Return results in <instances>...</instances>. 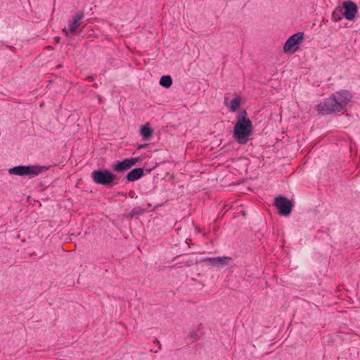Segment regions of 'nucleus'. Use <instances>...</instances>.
Listing matches in <instances>:
<instances>
[{"instance_id": "f257e3e1", "label": "nucleus", "mask_w": 360, "mask_h": 360, "mask_svg": "<svg viewBox=\"0 0 360 360\" xmlns=\"http://www.w3.org/2000/svg\"><path fill=\"white\" fill-rule=\"evenodd\" d=\"M352 94L349 91L341 90L332 94L317 106V110L323 115L340 112L351 103Z\"/></svg>"}, {"instance_id": "f03ea898", "label": "nucleus", "mask_w": 360, "mask_h": 360, "mask_svg": "<svg viewBox=\"0 0 360 360\" xmlns=\"http://www.w3.org/2000/svg\"><path fill=\"white\" fill-rule=\"evenodd\" d=\"M252 130L251 120L247 117L246 111H242L237 117V122L233 129V138L240 144L248 141Z\"/></svg>"}, {"instance_id": "7ed1b4c3", "label": "nucleus", "mask_w": 360, "mask_h": 360, "mask_svg": "<svg viewBox=\"0 0 360 360\" xmlns=\"http://www.w3.org/2000/svg\"><path fill=\"white\" fill-rule=\"evenodd\" d=\"M47 169L46 167L40 165H19L8 169V174L17 176H37Z\"/></svg>"}, {"instance_id": "20e7f679", "label": "nucleus", "mask_w": 360, "mask_h": 360, "mask_svg": "<svg viewBox=\"0 0 360 360\" xmlns=\"http://www.w3.org/2000/svg\"><path fill=\"white\" fill-rule=\"evenodd\" d=\"M304 40V33L297 32L290 37L283 46V51L285 53H295L299 49L300 45Z\"/></svg>"}, {"instance_id": "39448f33", "label": "nucleus", "mask_w": 360, "mask_h": 360, "mask_svg": "<svg viewBox=\"0 0 360 360\" xmlns=\"http://www.w3.org/2000/svg\"><path fill=\"white\" fill-rule=\"evenodd\" d=\"M91 178L98 184L109 185L114 181L115 176L108 170H94L91 173Z\"/></svg>"}, {"instance_id": "423d86ee", "label": "nucleus", "mask_w": 360, "mask_h": 360, "mask_svg": "<svg viewBox=\"0 0 360 360\" xmlns=\"http://www.w3.org/2000/svg\"><path fill=\"white\" fill-rule=\"evenodd\" d=\"M84 18V12H77L75 15L72 16V18L68 21V28L63 29V33H64L66 36H68L69 34H74L77 27L82 24Z\"/></svg>"}, {"instance_id": "0eeeda50", "label": "nucleus", "mask_w": 360, "mask_h": 360, "mask_svg": "<svg viewBox=\"0 0 360 360\" xmlns=\"http://www.w3.org/2000/svg\"><path fill=\"white\" fill-rule=\"evenodd\" d=\"M274 205L281 215L288 216L290 214L292 204L288 198L278 196L275 198Z\"/></svg>"}, {"instance_id": "6e6552de", "label": "nucleus", "mask_w": 360, "mask_h": 360, "mask_svg": "<svg viewBox=\"0 0 360 360\" xmlns=\"http://www.w3.org/2000/svg\"><path fill=\"white\" fill-rule=\"evenodd\" d=\"M139 160V158H127L121 162H118L113 166V168L115 171L122 172L135 165Z\"/></svg>"}, {"instance_id": "1a4fd4ad", "label": "nucleus", "mask_w": 360, "mask_h": 360, "mask_svg": "<svg viewBox=\"0 0 360 360\" xmlns=\"http://www.w3.org/2000/svg\"><path fill=\"white\" fill-rule=\"evenodd\" d=\"M343 7L345 8L344 15L347 20H352L354 18L357 12V7L356 4L350 1L344 2Z\"/></svg>"}, {"instance_id": "9d476101", "label": "nucleus", "mask_w": 360, "mask_h": 360, "mask_svg": "<svg viewBox=\"0 0 360 360\" xmlns=\"http://www.w3.org/2000/svg\"><path fill=\"white\" fill-rule=\"evenodd\" d=\"M207 261L211 265L216 266H224L229 264L231 261V258L228 257H209L204 259Z\"/></svg>"}, {"instance_id": "9b49d317", "label": "nucleus", "mask_w": 360, "mask_h": 360, "mask_svg": "<svg viewBox=\"0 0 360 360\" xmlns=\"http://www.w3.org/2000/svg\"><path fill=\"white\" fill-rule=\"evenodd\" d=\"M143 175V168H135L129 172L127 175V179L129 181H134L140 179Z\"/></svg>"}, {"instance_id": "f8f14e48", "label": "nucleus", "mask_w": 360, "mask_h": 360, "mask_svg": "<svg viewBox=\"0 0 360 360\" xmlns=\"http://www.w3.org/2000/svg\"><path fill=\"white\" fill-rule=\"evenodd\" d=\"M153 129L150 128L148 124L141 126L140 129V134L143 139H148L152 136Z\"/></svg>"}, {"instance_id": "ddd939ff", "label": "nucleus", "mask_w": 360, "mask_h": 360, "mask_svg": "<svg viewBox=\"0 0 360 360\" xmlns=\"http://www.w3.org/2000/svg\"><path fill=\"white\" fill-rule=\"evenodd\" d=\"M241 98L240 96H236L233 99L228 108L231 112H235L240 107Z\"/></svg>"}, {"instance_id": "4468645a", "label": "nucleus", "mask_w": 360, "mask_h": 360, "mask_svg": "<svg viewBox=\"0 0 360 360\" xmlns=\"http://www.w3.org/2000/svg\"><path fill=\"white\" fill-rule=\"evenodd\" d=\"M160 84L164 87L169 88L172 84V79L169 75H164L160 78Z\"/></svg>"}, {"instance_id": "2eb2a0df", "label": "nucleus", "mask_w": 360, "mask_h": 360, "mask_svg": "<svg viewBox=\"0 0 360 360\" xmlns=\"http://www.w3.org/2000/svg\"><path fill=\"white\" fill-rule=\"evenodd\" d=\"M146 144L143 145V146H140V148H144V147H146Z\"/></svg>"}]
</instances>
